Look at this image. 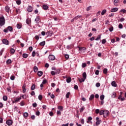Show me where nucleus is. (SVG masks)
Here are the masks:
<instances>
[{
  "mask_svg": "<svg viewBox=\"0 0 126 126\" xmlns=\"http://www.w3.org/2000/svg\"><path fill=\"white\" fill-rule=\"evenodd\" d=\"M5 24V19L4 16L0 17V26H3Z\"/></svg>",
  "mask_w": 126,
  "mask_h": 126,
  "instance_id": "nucleus-1",
  "label": "nucleus"
},
{
  "mask_svg": "<svg viewBox=\"0 0 126 126\" xmlns=\"http://www.w3.org/2000/svg\"><path fill=\"white\" fill-rule=\"evenodd\" d=\"M6 124L8 126H12V124H13V121L11 120H8L6 121Z\"/></svg>",
  "mask_w": 126,
  "mask_h": 126,
  "instance_id": "nucleus-2",
  "label": "nucleus"
},
{
  "mask_svg": "<svg viewBox=\"0 0 126 126\" xmlns=\"http://www.w3.org/2000/svg\"><path fill=\"white\" fill-rule=\"evenodd\" d=\"M49 59L50 61H55V60H56V57L53 55H50L49 56Z\"/></svg>",
  "mask_w": 126,
  "mask_h": 126,
  "instance_id": "nucleus-3",
  "label": "nucleus"
},
{
  "mask_svg": "<svg viewBox=\"0 0 126 126\" xmlns=\"http://www.w3.org/2000/svg\"><path fill=\"white\" fill-rule=\"evenodd\" d=\"M108 115H109V111L108 110L104 111L103 117L104 118H107V117H108Z\"/></svg>",
  "mask_w": 126,
  "mask_h": 126,
  "instance_id": "nucleus-4",
  "label": "nucleus"
},
{
  "mask_svg": "<svg viewBox=\"0 0 126 126\" xmlns=\"http://www.w3.org/2000/svg\"><path fill=\"white\" fill-rule=\"evenodd\" d=\"M2 42L3 43V44H4L5 45H8L9 42L8 41V40L6 39H3L2 40Z\"/></svg>",
  "mask_w": 126,
  "mask_h": 126,
  "instance_id": "nucleus-5",
  "label": "nucleus"
},
{
  "mask_svg": "<svg viewBox=\"0 0 126 126\" xmlns=\"http://www.w3.org/2000/svg\"><path fill=\"white\" fill-rule=\"evenodd\" d=\"M28 12H32L33 11V7L31 6H29L27 8Z\"/></svg>",
  "mask_w": 126,
  "mask_h": 126,
  "instance_id": "nucleus-6",
  "label": "nucleus"
},
{
  "mask_svg": "<svg viewBox=\"0 0 126 126\" xmlns=\"http://www.w3.org/2000/svg\"><path fill=\"white\" fill-rule=\"evenodd\" d=\"M42 7L44 10H48L49 9V6L47 4H43Z\"/></svg>",
  "mask_w": 126,
  "mask_h": 126,
  "instance_id": "nucleus-7",
  "label": "nucleus"
},
{
  "mask_svg": "<svg viewBox=\"0 0 126 126\" xmlns=\"http://www.w3.org/2000/svg\"><path fill=\"white\" fill-rule=\"evenodd\" d=\"M20 100H21V97H20L19 98H16L15 100L13 101V103H17L18 101Z\"/></svg>",
  "mask_w": 126,
  "mask_h": 126,
  "instance_id": "nucleus-8",
  "label": "nucleus"
},
{
  "mask_svg": "<svg viewBox=\"0 0 126 126\" xmlns=\"http://www.w3.org/2000/svg\"><path fill=\"white\" fill-rule=\"evenodd\" d=\"M46 35H47V36H52V35H53V32H51V31H48V32H46Z\"/></svg>",
  "mask_w": 126,
  "mask_h": 126,
  "instance_id": "nucleus-9",
  "label": "nucleus"
},
{
  "mask_svg": "<svg viewBox=\"0 0 126 126\" xmlns=\"http://www.w3.org/2000/svg\"><path fill=\"white\" fill-rule=\"evenodd\" d=\"M111 85L113 87H117V83H116V81H113L112 82Z\"/></svg>",
  "mask_w": 126,
  "mask_h": 126,
  "instance_id": "nucleus-10",
  "label": "nucleus"
},
{
  "mask_svg": "<svg viewBox=\"0 0 126 126\" xmlns=\"http://www.w3.org/2000/svg\"><path fill=\"white\" fill-rule=\"evenodd\" d=\"M26 87V85H25V84H24L23 87H22V88H23V93H25V92H26V88H25Z\"/></svg>",
  "mask_w": 126,
  "mask_h": 126,
  "instance_id": "nucleus-11",
  "label": "nucleus"
},
{
  "mask_svg": "<svg viewBox=\"0 0 126 126\" xmlns=\"http://www.w3.org/2000/svg\"><path fill=\"white\" fill-rule=\"evenodd\" d=\"M7 29L8 30V31H10V32H12V31H13V28H12L11 26H8L7 28Z\"/></svg>",
  "mask_w": 126,
  "mask_h": 126,
  "instance_id": "nucleus-12",
  "label": "nucleus"
},
{
  "mask_svg": "<svg viewBox=\"0 0 126 126\" xmlns=\"http://www.w3.org/2000/svg\"><path fill=\"white\" fill-rule=\"evenodd\" d=\"M118 8H113L111 10V12H116V11H118Z\"/></svg>",
  "mask_w": 126,
  "mask_h": 126,
  "instance_id": "nucleus-13",
  "label": "nucleus"
},
{
  "mask_svg": "<svg viewBox=\"0 0 126 126\" xmlns=\"http://www.w3.org/2000/svg\"><path fill=\"white\" fill-rule=\"evenodd\" d=\"M119 1H120L119 0H114V4L115 6H118V4H117L118 3Z\"/></svg>",
  "mask_w": 126,
  "mask_h": 126,
  "instance_id": "nucleus-14",
  "label": "nucleus"
},
{
  "mask_svg": "<svg viewBox=\"0 0 126 126\" xmlns=\"http://www.w3.org/2000/svg\"><path fill=\"white\" fill-rule=\"evenodd\" d=\"M45 45H46V41H42L41 42H40L39 43L40 46H45Z\"/></svg>",
  "mask_w": 126,
  "mask_h": 126,
  "instance_id": "nucleus-15",
  "label": "nucleus"
},
{
  "mask_svg": "<svg viewBox=\"0 0 126 126\" xmlns=\"http://www.w3.org/2000/svg\"><path fill=\"white\" fill-rule=\"evenodd\" d=\"M26 22L27 23V24H30L31 23V19H27Z\"/></svg>",
  "mask_w": 126,
  "mask_h": 126,
  "instance_id": "nucleus-16",
  "label": "nucleus"
},
{
  "mask_svg": "<svg viewBox=\"0 0 126 126\" xmlns=\"http://www.w3.org/2000/svg\"><path fill=\"white\" fill-rule=\"evenodd\" d=\"M37 75H38V76H42V75H43V72H42V71H38Z\"/></svg>",
  "mask_w": 126,
  "mask_h": 126,
  "instance_id": "nucleus-17",
  "label": "nucleus"
},
{
  "mask_svg": "<svg viewBox=\"0 0 126 126\" xmlns=\"http://www.w3.org/2000/svg\"><path fill=\"white\" fill-rule=\"evenodd\" d=\"M5 10L6 12H7L8 13L9 12V10H10L9 7L6 6L5 7Z\"/></svg>",
  "mask_w": 126,
  "mask_h": 126,
  "instance_id": "nucleus-18",
  "label": "nucleus"
},
{
  "mask_svg": "<svg viewBox=\"0 0 126 126\" xmlns=\"http://www.w3.org/2000/svg\"><path fill=\"white\" fill-rule=\"evenodd\" d=\"M28 115H29V114L27 112L24 113L23 116H24V118L26 119V118H27V117H28Z\"/></svg>",
  "mask_w": 126,
  "mask_h": 126,
  "instance_id": "nucleus-19",
  "label": "nucleus"
},
{
  "mask_svg": "<svg viewBox=\"0 0 126 126\" xmlns=\"http://www.w3.org/2000/svg\"><path fill=\"white\" fill-rule=\"evenodd\" d=\"M39 20H40V19L38 17H37L35 18L34 21L36 22V24H38V23H39L40 22L39 21Z\"/></svg>",
  "mask_w": 126,
  "mask_h": 126,
  "instance_id": "nucleus-20",
  "label": "nucleus"
},
{
  "mask_svg": "<svg viewBox=\"0 0 126 126\" xmlns=\"http://www.w3.org/2000/svg\"><path fill=\"white\" fill-rule=\"evenodd\" d=\"M71 82V78L68 77L66 79L67 83H70Z\"/></svg>",
  "mask_w": 126,
  "mask_h": 126,
  "instance_id": "nucleus-21",
  "label": "nucleus"
},
{
  "mask_svg": "<svg viewBox=\"0 0 126 126\" xmlns=\"http://www.w3.org/2000/svg\"><path fill=\"white\" fill-rule=\"evenodd\" d=\"M86 77H87V75H86V72H84L83 73V78L86 79Z\"/></svg>",
  "mask_w": 126,
  "mask_h": 126,
  "instance_id": "nucleus-22",
  "label": "nucleus"
},
{
  "mask_svg": "<svg viewBox=\"0 0 126 126\" xmlns=\"http://www.w3.org/2000/svg\"><path fill=\"white\" fill-rule=\"evenodd\" d=\"M33 70L34 72H37V71H38V67L34 66L33 67Z\"/></svg>",
  "mask_w": 126,
  "mask_h": 126,
  "instance_id": "nucleus-23",
  "label": "nucleus"
},
{
  "mask_svg": "<svg viewBox=\"0 0 126 126\" xmlns=\"http://www.w3.org/2000/svg\"><path fill=\"white\" fill-rule=\"evenodd\" d=\"M94 94H92L90 96V97L89 98L90 101H92L93 99H94Z\"/></svg>",
  "mask_w": 126,
  "mask_h": 126,
  "instance_id": "nucleus-24",
  "label": "nucleus"
},
{
  "mask_svg": "<svg viewBox=\"0 0 126 126\" xmlns=\"http://www.w3.org/2000/svg\"><path fill=\"white\" fill-rule=\"evenodd\" d=\"M85 79H86L84 78L81 79H79V81L81 83L82 82H84V81H85Z\"/></svg>",
  "mask_w": 126,
  "mask_h": 126,
  "instance_id": "nucleus-25",
  "label": "nucleus"
},
{
  "mask_svg": "<svg viewBox=\"0 0 126 126\" xmlns=\"http://www.w3.org/2000/svg\"><path fill=\"white\" fill-rule=\"evenodd\" d=\"M23 57L24 58V59H27V58L28 57V54L26 53H24L23 54Z\"/></svg>",
  "mask_w": 126,
  "mask_h": 126,
  "instance_id": "nucleus-26",
  "label": "nucleus"
},
{
  "mask_svg": "<svg viewBox=\"0 0 126 126\" xmlns=\"http://www.w3.org/2000/svg\"><path fill=\"white\" fill-rule=\"evenodd\" d=\"M85 109V107L84 106H82L80 109V113H82L83 111Z\"/></svg>",
  "mask_w": 126,
  "mask_h": 126,
  "instance_id": "nucleus-27",
  "label": "nucleus"
},
{
  "mask_svg": "<svg viewBox=\"0 0 126 126\" xmlns=\"http://www.w3.org/2000/svg\"><path fill=\"white\" fill-rule=\"evenodd\" d=\"M36 88V86L35 85V84H33L31 88V90H34L35 89V88Z\"/></svg>",
  "mask_w": 126,
  "mask_h": 126,
  "instance_id": "nucleus-28",
  "label": "nucleus"
},
{
  "mask_svg": "<svg viewBox=\"0 0 126 126\" xmlns=\"http://www.w3.org/2000/svg\"><path fill=\"white\" fill-rule=\"evenodd\" d=\"M107 73H108V69L107 68H104L103 69V73H104V74H107Z\"/></svg>",
  "mask_w": 126,
  "mask_h": 126,
  "instance_id": "nucleus-29",
  "label": "nucleus"
},
{
  "mask_svg": "<svg viewBox=\"0 0 126 126\" xmlns=\"http://www.w3.org/2000/svg\"><path fill=\"white\" fill-rule=\"evenodd\" d=\"M106 12H107V10H106V9L103 10L101 12V15H104V14H105V13H106Z\"/></svg>",
  "mask_w": 126,
  "mask_h": 126,
  "instance_id": "nucleus-30",
  "label": "nucleus"
},
{
  "mask_svg": "<svg viewBox=\"0 0 126 126\" xmlns=\"http://www.w3.org/2000/svg\"><path fill=\"white\" fill-rule=\"evenodd\" d=\"M105 98V95L104 94H102L100 96V99L101 100H103Z\"/></svg>",
  "mask_w": 126,
  "mask_h": 126,
  "instance_id": "nucleus-31",
  "label": "nucleus"
},
{
  "mask_svg": "<svg viewBox=\"0 0 126 126\" xmlns=\"http://www.w3.org/2000/svg\"><path fill=\"white\" fill-rule=\"evenodd\" d=\"M81 17V16L78 15L74 18V20H77L78 18H80Z\"/></svg>",
  "mask_w": 126,
  "mask_h": 126,
  "instance_id": "nucleus-32",
  "label": "nucleus"
},
{
  "mask_svg": "<svg viewBox=\"0 0 126 126\" xmlns=\"http://www.w3.org/2000/svg\"><path fill=\"white\" fill-rule=\"evenodd\" d=\"M69 95H70V92L67 93V94H66V98H67V99H68V98H69Z\"/></svg>",
  "mask_w": 126,
  "mask_h": 126,
  "instance_id": "nucleus-33",
  "label": "nucleus"
},
{
  "mask_svg": "<svg viewBox=\"0 0 126 126\" xmlns=\"http://www.w3.org/2000/svg\"><path fill=\"white\" fill-rule=\"evenodd\" d=\"M7 64H9V63H11V60L8 59L6 62Z\"/></svg>",
  "mask_w": 126,
  "mask_h": 126,
  "instance_id": "nucleus-34",
  "label": "nucleus"
},
{
  "mask_svg": "<svg viewBox=\"0 0 126 126\" xmlns=\"http://www.w3.org/2000/svg\"><path fill=\"white\" fill-rule=\"evenodd\" d=\"M60 72H61V70H60V69H57L55 71L56 74H60Z\"/></svg>",
  "mask_w": 126,
  "mask_h": 126,
  "instance_id": "nucleus-35",
  "label": "nucleus"
},
{
  "mask_svg": "<svg viewBox=\"0 0 126 126\" xmlns=\"http://www.w3.org/2000/svg\"><path fill=\"white\" fill-rule=\"evenodd\" d=\"M3 101H7V96L6 95H4L3 96Z\"/></svg>",
  "mask_w": 126,
  "mask_h": 126,
  "instance_id": "nucleus-36",
  "label": "nucleus"
},
{
  "mask_svg": "<svg viewBox=\"0 0 126 126\" xmlns=\"http://www.w3.org/2000/svg\"><path fill=\"white\" fill-rule=\"evenodd\" d=\"M79 51H85L86 50V48L85 47H81L79 48Z\"/></svg>",
  "mask_w": 126,
  "mask_h": 126,
  "instance_id": "nucleus-37",
  "label": "nucleus"
},
{
  "mask_svg": "<svg viewBox=\"0 0 126 126\" xmlns=\"http://www.w3.org/2000/svg\"><path fill=\"white\" fill-rule=\"evenodd\" d=\"M16 2L17 4H18V5L21 4V1L20 0H18L16 1Z\"/></svg>",
  "mask_w": 126,
  "mask_h": 126,
  "instance_id": "nucleus-38",
  "label": "nucleus"
},
{
  "mask_svg": "<svg viewBox=\"0 0 126 126\" xmlns=\"http://www.w3.org/2000/svg\"><path fill=\"white\" fill-rule=\"evenodd\" d=\"M102 121L99 120L96 122V126H99L100 125V123H101Z\"/></svg>",
  "mask_w": 126,
  "mask_h": 126,
  "instance_id": "nucleus-39",
  "label": "nucleus"
},
{
  "mask_svg": "<svg viewBox=\"0 0 126 126\" xmlns=\"http://www.w3.org/2000/svg\"><path fill=\"white\" fill-rule=\"evenodd\" d=\"M109 30L110 32H112V31H114V27L113 26L109 28Z\"/></svg>",
  "mask_w": 126,
  "mask_h": 126,
  "instance_id": "nucleus-40",
  "label": "nucleus"
},
{
  "mask_svg": "<svg viewBox=\"0 0 126 126\" xmlns=\"http://www.w3.org/2000/svg\"><path fill=\"white\" fill-rule=\"evenodd\" d=\"M42 98H43V96L41 94H39L38 95L39 100H40V101H41Z\"/></svg>",
  "mask_w": 126,
  "mask_h": 126,
  "instance_id": "nucleus-41",
  "label": "nucleus"
},
{
  "mask_svg": "<svg viewBox=\"0 0 126 126\" xmlns=\"http://www.w3.org/2000/svg\"><path fill=\"white\" fill-rule=\"evenodd\" d=\"M15 52V50H14V49L12 48L10 50V53H11V54H14V53Z\"/></svg>",
  "mask_w": 126,
  "mask_h": 126,
  "instance_id": "nucleus-42",
  "label": "nucleus"
},
{
  "mask_svg": "<svg viewBox=\"0 0 126 126\" xmlns=\"http://www.w3.org/2000/svg\"><path fill=\"white\" fill-rule=\"evenodd\" d=\"M72 46L71 45H67L66 46V49H67V50H69V49H71Z\"/></svg>",
  "mask_w": 126,
  "mask_h": 126,
  "instance_id": "nucleus-43",
  "label": "nucleus"
},
{
  "mask_svg": "<svg viewBox=\"0 0 126 126\" xmlns=\"http://www.w3.org/2000/svg\"><path fill=\"white\" fill-rule=\"evenodd\" d=\"M17 28L18 29H21V25H20L19 24H17Z\"/></svg>",
  "mask_w": 126,
  "mask_h": 126,
  "instance_id": "nucleus-44",
  "label": "nucleus"
},
{
  "mask_svg": "<svg viewBox=\"0 0 126 126\" xmlns=\"http://www.w3.org/2000/svg\"><path fill=\"white\" fill-rule=\"evenodd\" d=\"M58 109L60 110V111H63V106H58Z\"/></svg>",
  "mask_w": 126,
  "mask_h": 126,
  "instance_id": "nucleus-45",
  "label": "nucleus"
},
{
  "mask_svg": "<svg viewBox=\"0 0 126 126\" xmlns=\"http://www.w3.org/2000/svg\"><path fill=\"white\" fill-rule=\"evenodd\" d=\"M101 39V35H99L95 39L96 41H98V40H100Z\"/></svg>",
  "mask_w": 126,
  "mask_h": 126,
  "instance_id": "nucleus-46",
  "label": "nucleus"
},
{
  "mask_svg": "<svg viewBox=\"0 0 126 126\" xmlns=\"http://www.w3.org/2000/svg\"><path fill=\"white\" fill-rule=\"evenodd\" d=\"M112 98H116V93L113 92L112 95Z\"/></svg>",
  "mask_w": 126,
  "mask_h": 126,
  "instance_id": "nucleus-47",
  "label": "nucleus"
},
{
  "mask_svg": "<svg viewBox=\"0 0 126 126\" xmlns=\"http://www.w3.org/2000/svg\"><path fill=\"white\" fill-rule=\"evenodd\" d=\"M120 12H123V13H126V10L124 9H122L121 10Z\"/></svg>",
  "mask_w": 126,
  "mask_h": 126,
  "instance_id": "nucleus-48",
  "label": "nucleus"
},
{
  "mask_svg": "<svg viewBox=\"0 0 126 126\" xmlns=\"http://www.w3.org/2000/svg\"><path fill=\"white\" fill-rule=\"evenodd\" d=\"M65 58L66 60H68V59H69V56L67 54H65Z\"/></svg>",
  "mask_w": 126,
  "mask_h": 126,
  "instance_id": "nucleus-49",
  "label": "nucleus"
},
{
  "mask_svg": "<svg viewBox=\"0 0 126 126\" xmlns=\"http://www.w3.org/2000/svg\"><path fill=\"white\" fill-rule=\"evenodd\" d=\"M32 107L33 108H36V107H37V103L36 102H34V103H33Z\"/></svg>",
  "mask_w": 126,
  "mask_h": 126,
  "instance_id": "nucleus-50",
  "label": "nucleus"
},
{
  "mask_svg": "<svg viewBox=\"0 0 126 126\" xmlns=\"http://www.w3.org/2000/svg\"><path fill=\"white\" fill-rule=\"evenodd\" d=\"M119 29H123V25L121 24H120L118 26Z\"/></svg>",
  "mask_w": 126,
  "mask_h": 126,
  "instance_id": "nucleus-51",
  "label": "nucleus"
},
{
  "mask_svg": "<svg viewBox=\"0 0 126 126\" xmlns=\"http://www.w3.org/2000/svg\"><path fill=\"white\" fill-rule=\"evenodd\" d=\"M16 13H20V9H16Z\"/></svg>",
  "mask_w": 126,
  "mask_h": 126,
  "instance_id": "nucleus-52",
  "label": "nucleus"
},
{
  "mask_svg": "<svg viewBox=\"0 0 126 126\" xmlns=\"http://www.w3.org/2000/svg\"><path fill=\"white\" fill-rule=\"evenodd\" d=\"M32 56V57H35V56H36V52L35 51H33Z\"/></svg>",
  "mask_w": 126,
  "mask_h": 126,
  "instance_id": "nucleus-53",
  "label": "nucleus"
},
{
  "mask_svg": "<svg viewBox=\"0 0 126 126\" xmlns=\"http://www.w3.org/2000/svg\"><path fill=\"white\" fill-rule=\"evenodd\" d=\"M51 74H52L53 76L56 75V72H55L54 71H52L51 72Z\"/></svg>",
  "mask_w": 126,
  "mask_h": 126,
  "instance_id": "nucleus-54",
  "label": "nucleus"
},
{
  "mask_svg": "<svg viewBox=\"0 0 126 126\" xmlns=\"http://www.w3.org/2000/svg\"><path fill=\"white\" fill-rule=\"evenodd\" d=\"M15 79V77L14 76H11L10 77L11 80H14Z\"/></svg>",
  "mask_w": 126,
  "mask_h": 126,
  "instance_id": "nucleus-55",
  "label": "nucleus"
},
{
  "mask_svg": "<svg viewBox=\"0 0 126 126\" xmlns=\"http://www.w3.org/2000/svg\"><path fill=\"white\" fill-rule=\"evenodd\" d=\"M91 9V6L88 7L86 9L87 11H89Z\"/></svg>",
  "mask_w": 126,
  "mask_h": 126,
  "instance_id": "nucleus-56",
  "label": "nucleus"
},
{
  "mask_svg": "<svg viewBox=\"0 0 126 126\" xmlns=\"http://www.w3.org/2000/svg\"><path fill=\"white\" fill-rule=\"evenodd\" d=\"M46 83H47V80L46 79H44L42 83V84H46Z\"/></svg>",
  "mask_w": 126,
  "mask_h": 126,
  "instance_id": "nucleus-57",
  "label": "nucleus"
},
{
  "mask_svg": "<svg viewBox=\"0 0 126 126\" xmlns=\"http://www.w3.org/2000/svg\"><path fill=\"white\" fill-rule=\"evenodd\" d=\"M101 43L102 44H105L106 43V39H102L101 41Z\"/></svg>",
  "mask_w": 126,
  "mask_h": 126,
  "instance_id": "nucleus-58",
  "label": "nucleus"
},
{
  "mask_svg": "<svg viewBox=\"0 0 126 126\" xmlns=\"http://www.w3.org/2000/svg\"><path fill=\"white\" fill-rule=\"evenodd\" d=\"M82 67H86V63H83L82 64Z\"/></svg>",
  "mask_w": 126,
  "mask_h": 126,
  "instance_id": "nucleus-59",
  "label": "nucleus"
},
{
  "mask_svg": "<svg viewBox=\"0 0 126 126\" xmlns=\"http://www.w3.org/2000/svg\"><path fill=\"white\" fill-rule=\"evenodd\" d=\"M99 115H104V111H103V110L100 111L99 112Z\"/></svg>",
  "mask_w": 126,
  "mask_h": 126,
  "instance_id": "nucleus-60",
  "label": "nucleus"
},
{
  "mask_svg": "<svg viewBox=\"0 0 126 126\" xmlns=\"http://www.w3.org/2000/svg\"><path fill=\"white\" fill-rule=\"evenodd\" d=\"M95 74H96V75H99V71H98V70H96L95 71Z\"/></svg>",
  "mask_w": 126,
  "mask_h": 126,
  "instance_id": "nucleus-61",
  "label": "nucleus"
},
{
  "mask_svg": "<svg viewBox=\"0 0 126 126\" xmlns=\"http://www.w3.org/2000/svg\"><path fill=\"white\" fill-rule=\"evenodd\" d=\"M21 106H24L25 104H24V101H22L20 102V103Z\"/></svg>",
  "mask_w": 126,
  "mask_h": 126,
  "instance_id": "nucleus-62",
  "label": "nucleus"
},
{
  "mask_svg": "<svg viewBox=\"0 0 126 126\" xmlns=\"http://www.w3.org/2000/svg\"><path fill=\"white\" fill-rule=\"evenodd\" d=\"M100 84L99 83H96V85H95V86H96V87H100Z\"/></svg>",
  "mask_w": 126,
  "mask_h": 126,
  "instance_id": "nucleus-63",
  "label": "nucleus"
},
{
  "mask_svg": "<svg viewBox=\"0 0 126 126\" xmlns=\"http://www.w3.org/2000/svg\"><path fill=\"white\" fill-rule=\"evenodd\" d=\"M62 126H68V123H67L66 124H62Z\"/></svg>",
  "mask_w": 126,
  "mask_h": 126,
  "instance_id": "nucleus-64",
  "label": "nucleus"
}]
</instances>
